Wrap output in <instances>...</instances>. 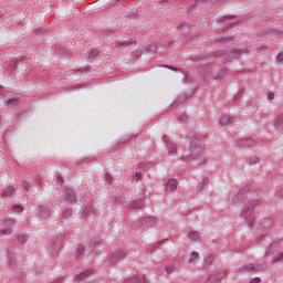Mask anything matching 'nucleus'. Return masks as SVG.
Listing matches in <instances>:
<instances>
[{"mask_svg":"<svg viewBox=\"0 0 283 283\" xmlns=\"http://www.w3.org/2000/svg\"><path fill=\"white\" fill-rule=\"evenodd\" d=\"M17 104V98H9L8 99V105H15Z\"/></svg>","mask_w":283,"mask_h":283,"instance_id":"41","label":"nucleus"},{"mask_svg":"<svg viewBox=\"0 0 283 283\" xmlns=\"http://www.w3.org/2000/svg\"><path fill=\"white\" fill-rule=\"evenodd\" d=\"M224 78V72H222L220 75L214 76L216 81H222Z\"/></svg>","mask_w":283,"mask_h":283,"instance_id":"40","label":"nucleus"},{"mask_svg":"<svg viewBox=\"0 0 283 283\" xmlns=\"http://www.w3.org/2000/svg\"><path fill=\"white\" fill-rule=\"evenodd\" d=\"M249 191H251V188L249 186L241 188L239 192L231 199V205H233L234 207H238V205H242Z\"/></svg>","mask_w":283,"mask_h":283,"instance_id":"4","label":"nucleus"},{"mask_svg":"<svg viewBox=\"0 0 283 283\" xmlns=\"http://www.w3.org/2000/svg\"><path fill=\"white\" fill-rule=\"evenodd\" d=\"M158 220L156 217H144L137 222L133 223V229H142V227H156Z\"/></svg>","mask_w":283,"mask_h":283,"instance_id":"3","label":"nucleus"},{"mask_svg":"<svg viewBox=\"0 0 283 283\" xmlns=\"http://www.w3.org/2000/svg\"><path fill=\"white\" fill-rule=\"evenodd\" d=\"M129 140H132V136L124 138L123 143H129Z\"/></svg>","mask_w":283,"mask_h":283,"instance_id":"48","label":"nucleus"},{"mask_svg":"<svg viewBox=\"0 0 283 283\" xmlns=\"http://www.w3.org/2000/svg\"><path fill=\"white\" fill-rule=\"evenodd\" d=\"M28 233H25V232H20L19 234H18V242H20L21 244H23V243H25V242H28Z\"/></svg>","mask_w":283,"mask_h":283,"instance_id":"25","label":"nucleus"},{"mask_svg":"<svg viewBox=\"0 0 283 283\" xmlns=\"http://www.w3.org/2000/svg\"><path fill=\"white\" fill-rule=\"evenodd\" d=\"M95 244H101V238H97V239L95 240Z\"/></svg>","mask_w":283,"mask_h":283,"instance_id":"54","label":"nucleus"},{"mask_svg":"<svg viewBox=\"0 0 283 283\" xmlns=\"http://www.w3.org/2000/svg\"><path fill=\"white\" fill-rule=\"evenodd\" d=\"M277 262H283V253L282 252H277L276 256L272 258L270 264H277Z\"/></svg>","mask_w":283,"mask_h":283,"instance_id":"24","label":"nucleus"},{"mask_svg":"<svg viewBox=\"0 0 283 283\" xmlns=\"http://www.w3.org/2000/svg\"><path fill=\"white\" fill-rule=\"evenodd\" d=\"M241 53L242 50L240 49L227 50L226 61H233V59H238Z\"/></svg>","mask_w":283,"mask_h":283,"instance_id":"13","label":"nucleus"},{"mask_svg":"<svg viewBox=\"0 0 283 283\" xmlns=\"http://www.w3.org/2000/svg\"><path fill=\"white\" fill-rule=\"evenodd\" d=\"M261 282H262V280L256 276V277L251 279L249 283H261Z\"/></svg>","mask_w":283,"mask_h":283,"instance_id":"39","label":"nucleus"},{"mask_svg":"<svg viewBox=\"0 0 283 283\" xmlns=\"http://www.w3.org/2000/svg\"><path fill=\"white\" fill-rule=\"evenodd\" d=\"M277 62L283 63V53H279L277 55Z\"/></svg>","mask_w":283,"mask_h":283,"instance_id":"45","label":"nucleus"},{"mask_svg":"<svg viewBox=\"0 0 283 283\" xmlns=\"http://www.w3.org/2000/svg\"><path fill=\"white\" fill-rule=\"evenodd\" d=\"M23 187H24L25 191H30V184H28V181L23 182Z\"/></svg>","mask_w":283,"mask_h":283,"instance_id":"44","label":"nucleus"},{"mask_svg":"<svg viewBox=\"0 0 283 283\" xmlns=\"http://www.w3.org/2000/svg\"><path fill=\"white\" fill-rule=\"evenodd\" d=\"M266 238H268L266 234L261 235V237L258 239L259 244H262V241L266 240Z\"/></svg>","mask_w":283,"mask_h":283,"instance_id":"42","label":"nucleus"},{"mask_svg":"<svg viewBox=\"0 0 283 283\" xmlns=\"http://www.w3.org/2000/svg\"><path fill=\"white\" fill-rule=\"evenodd\" d=\"M64 202L67 205H74L76 202V191L72 188H66L64 190Z\"/></svg>","mask_w":283,"mask_h":283,"instance_id":"8","label":"nucleus"},{"mask_svg":"<svg viewBox=\"0 0 283 283\" xmlns=\"http://www.w3.org/2000/svg\"><path fill=\"white\" fill-rule=\"evenodd\" d=\"M213 56L218 59V56H226L227 57V50H219L213 52Z\"/></svg>","mask_w":283,"mask_h":283,"instance_id":"30","label":"nucleus"},{"mask_svg":"<svg viewBox=\"0 0 283 283\" xmlns=\"http://www.w3.org/2000/svg\"><path fill=\"white\" fill-rule=\"evenodd\" d=\"M268 98H269V101H275V93L270 92V93L268 94Z\"/></svg>","mask_w":283,"mask_h":283,"instance_id":"38","label":"nucleus"},{"mask_svg":"<svg viewBox=\"0 0 283 283\" xmlns=\"http://www.w3.org/2000/svg\"><path fill=\"white\" fill-rule=\"evenodd\" d=\"M170 70H176L174 66H170Z\"/></svg>","mask_w":283,"mask_h":283,"instance_id":"56","label":"nucleus"},{"mask_svg":"<svg viewBox=\"0 0 283 283\" xmlns=\"http://www.w3.org/2000/svg\"><path fill=\"white\" fill-rule=\"evenodd\" d=\"M240 96H242V93H238V95L234 96V101H238V98H240Z\"/></svg>","mask_w":283,"mask_h":283,"instance_id":"52","label":"nucleus"},{"mask_svg":"<svg viewBox=\"0 0 283 283\" xmlns=\"http://www.w3.org/2000/svg\"><path fill=\"white\" fill-rule=\"evenodd\" d=\"M255 269H260V264L255 265L254 263H248L240 268L241 273H251V271H255Z\"/></svg>","mask_w":283,"mask_h":283,"instance_id":"19","label":"nucleus"},{"mask_svg":"<svg viewBox=\"0 0 283 283\" xmlns=\"http://www.w3.org/2000/svg\"><path fill=\"white\" fill-rule=\"evenodd\" d=\"M174 271H176V265L171 264L165 268V272L166 273H174Z\"/></svg>","mask_w":283,"mask_h":283,"instance_id":"32","label":"nucleus"},{"mask_svg":"<svg viewBox=\"0 0 283 283\" xmlns=\"http://www.w3.org/2000/svg\"><path fill=\"white\" fill-rule=\"evenodd\" d=\"M106 180H107V182H112V177H111V175H106Z\"/></svg>","mask_w":283,"mask_h":283,"instance_id":"51","label":"nucleus"},{"mask_svg":"<svg viewBox=\"0 0 283 283\" xmlns=\"http://www.w3.org/2000/svg\"><path fill=\"white\" fill-rule=\"evenodd\" d=\"M233 25H234L233 23H230L227 30H229V28H233Z\"/></svg>","mask_w":283,"mask_h":283,"instance_id":"55","label":"nucleus"},{"mask_svg":"<svg viewBox=\"0 0 283 283\" xmlns=\"http://www.w3.org/2000/svg\"><path fill=\"white\" fill-rule=\"evenodd\" d=\"M130 211H136V209H142L145 207V199L140 198L135 201H132L127 205Z\"/></svg>","mask_w":283,"mask_h":283,"instance_id":"10","label":"nucleus"},{"mask_svg":"<svg viewBox=\"0 0 283 283\" xmlns=\"http://www.w3.org/2000/svg\"><path fill=\"white\" fill-rule=\"evenodd\" d=\"M241 143H243V145H251L249 144V139H242Z\"/></svg>","mask_w":283,"mask_h":283,"instance_id":"50","label":"nucleus"},{"mask_svg":"<svg viewBox=\"0 0 283 283\" xmlns=\"http://www.w3.org/2000/svg\"><path fill=\"white\" fill-rule=\"evenodd\" d=\"M90 56H98V50H96V49H91V51H90Z\"/></svg>","mask_w":283,"mask_h":283,"instance_id":"36","label":"nucleus"},{"mask_svg":"<svg viewBox=\"0 0 283 283\" xmlns=\"http://www.w3.org/2000/svg\"><path fill=\"white\" fill-rule=\"evenodd\" d=\"M231 123H233V117L229 115H221L219 118V124L221 125V127H229Z\"/></svg>","mask_w":283,"mask_h":283,"instance_id":"18","label":"nucleus"},{"mask_svg":"<svg viewBox=\"0 0 283 283\" xmlns=\"http://www.w3.org/2000/svg\"><path fill=\"white\" fill-rule=\"evenodd\" d=\"M85 251V245H78L76 249V253H77V258H81V255H83V252Z\"/></svg>","mask_w":283,"mask_h":283,"instance_id":"31","label":"nucleus"},{"mask_svg":"<svg viewBox=\"0 0 283 283\" xmlns=\"http://www.w3.org/2000/svg\"><path fill=\"white\" fill-rule=\"evenodd\" d=\"M176 189H178V180L169 179L166 185V191H168V193H174Z\"/></svg>","mask_w":283,"mask_h":283,"instance_id":"16","label":"nucleus"},{"mask_svg":"<svg viewBox=\"0 0 283 283\" xmlns=\"http://www.w3.org/2000/svg\"><path fill=\"white\" fill-rule=\"evenodd\" d=\"M261 200L252 199L243 206L242 211L240 212L241 220H245V224L253 229L255 227V207H259Z\"/></svg>","mask_w":283,"mask_h":283,"instance_id":"2","label":"nucleus"},{"mask_svg":"<svg viewBox=\"0 0 283 283\" xmlns=\"http://www.w3.org/2000/svg\"><path fill=\"white\" fill-rule=\"evenodd\" d=\"M229 275V271L222 270L217 273H211L210 275L207 276L203 283H220L224 277Z\"/></svg>","mask_w":283,"mask_h":283,"instance_id":"5","label":"nucleus"},{"mask_svg":"<svg viewBox=\"0 0 283 283\" xmlns=\"http://www.w3.org/2000/svg\"><path fill=\"white\" fill-rule=\"evenodd\" d=\"M12 227H14V219H4L3 229L0 230L1 235H10Z\"/></svg>","mask_w":283,"mask_h":283,"instance_id":"9","label":"nucleus"},{"mask_svg":"<svg viewBox=\"0 0 283 283\" xmlns=\"http://www.w3.org/2000/svg\"><path fill=\"white\" fill-rule=\"evenodd\" d=\"M198 258H200V254L197 251H192L191 258L188 260L189 264H196Z\"/></svg>","mask_w":283,"mask_h":283,"instance_id":"26","label":"nucleus"},{"mask_svg":"<svg viewBox=\"0 0 283 283\" xmlns=\"http://www.w3.org/2000/svg\"><path fill=\"white\" fill-rule=\"evenodd\" d=\"M126 258H127V250H119L117 252L112 253L106 260V263L118 264V262H120L122 260H125Z\"/></svg>","mask_w":283,"mask_h":283,"instance_id":"6","label":"nucleus"},{"mask_svg":"<svg viewBox=\"0 0 283 283\" xmlns=\"http://www.w3.org/2000/svg\"><path fill=\"white\" fill-rule=\"evenodd\" d=\"M189 149L190 155L188 158L191 160L199 158V165H205V163H207V160L202 158V154H205V137L202 135H193Z\"/></svg>","mask_w":283,"mask_h":283,"instance_id":"1","label":"nucleus"},{"mask_svg":"<svg viewBox=\"0 0 283 283\" xmlns=\"http://www.w3.org/2000/svg\"><path fill=\"white\" fill-rule=\"evenodd\" d=\"M13 209H20V211H23V207H21L19 205L13 206Z\"/></svg>","mask_w":283,"mask_h":283,"instance_id":"49","label":"nucleus"},{"mask_svg":"<svg viewBox=\"0 0 283 283\" xmlns=\"http://www.w3.org/2000/svg\"><path fill=\"white\" fill-rule=\"evenodd\" d=\"M179 120H180L181 123H189V117H188L187 115H185V114H181V115L179 116Z\"/></svg>","mask_w":283,"mask_h":283,"instance_id":"34","label":"nucleus"},{"mask_svg":"<svg viewBox=\"0 0 283 283\" xmlns=\"http://www.w3.org/2000/svg\"><path fill=\"white\" fill-rule=\"evenodd\" d=\"M140 178H143V174L136 172L135 174V180H140Z\"/></svg>","mask_w":283,"mask_h":283,"instance_id":"46","label":"nucleus"},{"mask_svg":"<svg viewBox=\"0 0 283 283\" xmlns=\"http://www.w3.org/2000/svg\"><path fill=\"white\" fill-rule=\"evenodd\" d=\"M181 159L187 160V159L185 158V156H182Z\"/></svg>","mask_w":283,"mask_h":283,"instance_id":"57","label":"nucleus"},{"mask_svg":"<svg viewBox=\"0 0 283 283\" xmlns=\"http://www.w3.org/2000/svg\"><path fill=\"white\" fill-rule=\"evenodd\" d=\"M35 34L43 36V34H48V31L43 30V29H36L35 30Z\"/></svg>","mask_w":283,"mask_h":283,"instance_id":"35","label":"nucleus"},{"mask_svg":"<svg viewBox=\"0 0 283 283\" xmlns=\"http://www.w3.org/2000/svg\"><path fill=\"white\" fill-rule=\"evenodd\" d=\"M188 238L192 240V242H202V237L198 231H190Z\"/></svg>","mask_w":283,"mask_h":283,"instance_id":"20","label":"nucleus"},{"mask_svg":"<svg viewBox=\"0 0 283 283\" xmlns=\"http://www.w3.org/2000/svg\"><path fill=\"white\" fill-rule=\"evenodd\" d=\"M145 275H135L126 280V283H145Z\"/></svg>","mask_w":283,"mask_h":283,"instance_id":"21","label":"nucleus"},{"mask_svg":"<svg viewBox=\"0 0 283 283\" xmlns=\"http://www.w3.org/2000/svg\"><path fill=\"white\" fill-rule=\"evenodd\" d=\"M38 209L41 218H44V220L52 216V210L43 205L38 206Z\"/></svg>","mask_w":283,"mask_h":283,"instance_id":"14","label":"nucleus"},{"mask_svg":"<svg viewBox=\"0 0 283 283\" xmlns=\"http://www.w3.org/2000/svg\"><path fill=\"white\" fill-rule=\"evenodd\" d=\"M146 52H158V44L153 43L146 48Z\"/></svg>","mask_w":283,"mask_h":283,"instance_id":"27","label":"nucleus"},{"mask_svg":"<svg viewBox=\"0 0 283 283\" xmlns=\"http://www.w3.org/2000/svg\"><path fill=\"white\" fill-rule=\"evenodd\" d=\"M231 19H235V15H223L221 21H229Z\"/></svg>","mask_w":283,"mask_h":283,"instance_id":"37","label":"nucleus"},{"mask_svg":"<svg viewBox=\"0 0 283 283\" xmlns=\"http://www.w3.org/2000/svg\"><path fill=\"white\" fill-rule=\"evenodd\" d=\"M143 52H144V51H135V52H133V54H134L136 57H138V56H143Z\"/></svg>","mask_w":283,"mask_h":283,"instance_id":"43","label":"nucleus"},{"mask_svg":"<svg viewBox=\"0 0 283 283\" xmlns=\"http://www.w3.org/2000/svg\"><path fill=\"white\" fill-rule=\"evenodd\" d=\"M213 262H216V254H206L203 258V269H211V266H213Z\"/></svg>","mask_w":283,"mask_h":283,"instance_id":"11","label":"nucleus"},{"mask_svg":"<svg viewBox=\"0 0 283 283\" xmlns=\"http://www.w3.org/2000/svg\"><path fill=\"white\" fill-rule=\"evenodd\" d=\"M90 275H94V270H86L75 276V282H85V280L90 279Z\"/></svg>","mask_w":283,"mask_h":283,"instance_id":"12","label":"nucleus"},{"mask_svg":"<svg viewBox=\"0 0 283 283\" xmlns=\"http://www.w3.org/2000/svg\"><path fill=\"white\" fill-rule=\"evenodd\" d=\"M234 39L235 38L229 35V36L216 39V41H217V43H231L232 41H234Z\"/></svg>","mask_w":283,"mask_h":283,"instance_id":"23","label":"nucleus"},{"mask_svg":"<svg viewBox=\"0 0 283 283\" xmlns=\"http://www.w3.org/2000/svg\"><path fill=\"white\" fill-rule=\"evenodd\" d=\"M164 143L167 145L169 154H176V151H178V146H176L174 142H170L169 137L164 136Z\"/></svg>","mask_w":283,"mask_h":283,"instance_id":"15","label":"nucleus"},{"mask_svg":"<svg viewBox=\"0 0 283 283\" xmlns=\"http://www.w3.org/2000/svg\"><path fill=\"white\" fill-rule=\"evenodd\" d=\"M62 218H64V220H67V218H72V208L65 209Z\"/></svg>","mask_w":283,"mask_h":283,"instance_id":"28","label":"nucleus"},{"mask_svg":"<svg viewBox=\"0 0 283 283\" xmlns=\"http://www.w3.org/2000/svg\"><path fill=\"white\" fill-rule=\"evenodd\" d=\"M273 224L271 218H263L255 224V229L259 231H269V229L273 228Z\"/></svg>","mask_w":283,"mask_h":283,"instance_id":"7","label":"nucleus"},{"mask_svg":"<svg viewBox=\"0 0 283 283\" xmlns=\"http://www.w3.org/2000/svg\"><path fill=\"white\" fill-rule=\"evenodd\" d=\"M280 247V242H272L269 248L265 250L264 258H269L270 255H273L277 251V248Z\"/></svg>","mask_w":283,"mask_h":283,"instance_id":"17","label":"nucleus"},{"mask_svg":"<svg viewBox=\"0 0 283 283\" xmlns=\"http://www.w3.org/2000/svg\"><path fill=\"white\" fill-rule=\"evenodd\" d=\"M125 45L134 46V45H136V42H134V41H127V42H125Z\"/></svg>","mask_w":283,"mask_h":283,"instance_id":"47","label":"nucleus"},{"mask_svg":"<svg viewBox=\"0 0 283 283\" xmlns=\"http://www.w3.org/2000/svg\"><path fill=\"white\" fill-rule=\"evenodd\" d=\"M14 193V188L8 187L7 189L2 190V198H12V195Z\"/></svg>","mask_w":283,"mask_h":283,"instance_id":"22","label":"nucleus"},{"mask_svg":"<svg viewBox=\"0 0 283 283\" xmlns=\"http://www.w3.org/2000/svg\"><path fill=\"white\" fill-rule=\"evenodd\" d=\"M208 185H209V178L205 177L202 181L199 184V189L202 191V189H205V187H207Z\"/></svg>","mask_w":283,"mask_h":283,"instance_id":"29","label":"nucleus"},{"mask_svg":"<svg viewBox=\"0 0 283 283\" xmlns=\"http://www.w3.org/2000/svg\"><path fill=\"white\" fill-rule=\"evenodd\" d=\"M57 180H60V182H63V177L61 175H57Z\"/></svg>","mask_w":283,"mask_h":283,"instance_id":"53","label":"nucleus"},{"mask_svg":"<svg viewBox=\"0 0 283 283\" xmlns=\"http://www.w3.org/2000/svg\"><path fill=\"white\" fill-rule=\"evenodd\" d=\"M249 165H258L260 163V159L258 157H253L248 159Z\"/></svg>","mask_w":283,"mask_h":283,"instance_id":"33","label":"nucleus"}]
</instances>
